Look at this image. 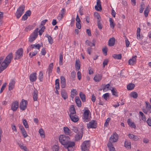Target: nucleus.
Instances as JSON below:
<instances>
[{
    "label": "nucleus",
    "instance_id": "obj_63",
    "mask_svg": "<svg viewBox=\"0 0 151 151\" xmlns=\"http://www.w3.org/2000/svg\"><path fill=\"white\" fill-rule=\"evenodd\" d=\"M47 21L48 20L47 19H44V20L42 21L41 22L40 26L42 27L43 26H44V25L45 24L46 22H47Z\"/></svg>",
    "mask_w": 151,
    "mask_h": 151
},
{
    "label": "nucleus",
    "instance_id": "obj_14",
    "mask_svg": "<svg viewBox=\"0 0 151 151\" xmlns=\"http://www.w3.org/2000/svg\"><path fill=\"white\" fill-rule=\"evenodd\" d=\"M95 9L98 11H101L102 9L101 4V2L100 0H97L96 5L95 6Z\"/></svg>",
    "mask_w": 151,
    "mask_h": 151
},
{
    "label": "nucleus",
    "instance_id": "obj_48",
    "mask_svg": "<svg viewBox=\"0 0 151 151\" xmlns=\"http://www.w3.org/2000/svg\"><path fill=\"white\" fill-rule=\"evenodd\" d=\"M124 146L128 149L131 148V142H124Z\"/></svg>",
    "mask_w": 151,
    "mask_h": 151
},
{
    "label": "nucleus",
    "instance_id": "obj_58",
    "mask_svg": "<svg viewBox=\"0 0 151 151\" xmlns=\"http://www.w3.org/2000/svg\"><path fill=\"white\" fill-rule=\"evenodd\" d=\"M140 29L139 27H138L137 28V38L139 37V38L140 37Z\"/></svg>",
    "mask_w": 151,
    "mask_h": 151
},
{
    "label": "nucleus",
    "instance_id": "obj_13",
    "mask_svg": "<svg viewBox=\"0 0 151 151\" xmlns=\"http://www.w3.org/2000/svg\"><path fill=\"white\" fill-rule=\"evenodd\" d=\"M118 139V135L116 132L114 133L110 138L109 142H116Z\"/></svg>",
    "mask_w": 151,
    "mask_h": 151
},
{
    "label": "nucleus",
    "instance_id": "obj_15",
    "mask_svg": "<svg viewBox=\"0 0 151 151\" xmlns=\"http://www.w3.org/2000/svg\"><path fill=\"white\" fill-rule=\"evenodd\" d=\"M137 57L136 55H135L133 56L132 58L129 59L128 61L129 64L130 65H133L135 64L136 62V58Z\"/></svg>",
    "mask_w": 151,
    "mask_h": 151
},
{
    "label": "nucleus",
    "instance_id": "obj_34",
    "mask_svg": "<svg viewBox=\"0 0 151 151\" xmlns=\"http://www.w3.org/2000/svg\"><path fill=\"white\" fill-rule=\"evenodd\" d=\"M129 96L134 98L136 99L138 97V94L136 92H133L129 94Z\"/></svg>",
    "mask_w": 151,
    "mask_h": 151
},
{
    "label": "nucleus",
    "instance_id": "obj_59",
    "mask_svg": "<svg viewBox=\"0 0 151 151\" xmlns=\"http://www.w3.org/2000/svg\"><path fill=\"white\" fill-rule=\"evenodd\" d=\"M6 83H5L2 86L1 88V90L0 91V93H2V92L4 90V88L6 87Z\"/></svg>",
    "mask_w": 151,
    "mask_h": 151
},
{
    "label": "nucleus",
    "instance_id": "obj_23",
    "mask_svg": "<svg viewBox=\"0 0 151 151\" xmlns=\"http://www.w3.org/2000/svg\"><path fill=\"white\" fill-rule=\"evenodd\" d=\"M115 39L114 37L110 38L109 41L108 45L110 46H113L115 44Z\"/></svg>",
    "mask_w": 151,
    "mask_h": 151
},
{
    "label": "nucleus",
    "instance_id": "obj_47",
    "mask_svg": "<svg viewBox=\"0 0 151 151\" xmlns=\"http://www.w3.org/2000/svg\"><path fill=\"white\" fill-rule=\"evenodd\" d=\"M63 53H60L59 58V63L60 65H62L63 64Z\"/></svg>",
    "mask_w": 151,
    "mask_h": 151
},
{
    "label": "nucleus",
    "instance_id": "obj_52",
    "mask_svg": "<svg viewBox=\"0 0 151 151\" xmlns=\"http://www.w3.org/2000/svg\"><path fill=\"white\" fill-rule=\"evenodd\" d=\"M102 50L104 55L105 56L106 55H107V48L106 46H104Z\"/></svg>",
    "mask_w": 151,
    "mask_h": 151
},
{
    "label": "nucleus",
    "instance_id": "obj_29",
    "mask_svg": "<svg viewBox=\"0 0 151 151\" xmlns=\"http://www.w3.org/2000/svg\"><path fill=\"white\" fill-rule=\"evenodd\" d=\"M79 96L82 101L83 102L86 101L85 95L82 92H81L79 93Z\"/></svg>",
    "mask_w": 151,
    "mask_h": 151
},
{
    "label": "nucleus",
    "instance_id": "obj_16",
    "mask_svg": "<svg viewBox=\"0 0 151 151\" xmlns=\"http://www.w3.org/2000/svg\"><path fill=\"white\" fill-rule=\"evenodd\" d=\"M15 83V79H13L11 81L8 86V89L10 91L14 88Z\"/></svg>",
    "mask_w": 151,
    "mask_h": 151
},
{
    "label": "nucleus",
    "instance_id": "obj_11",
    "mask_svg": "<svg viewBox=\"0 0 151 151\" xmlns=\"http://www.w3.org/2000/svg\"><path fill=\"white\" fill-rule=\"evenodd\" d=\"M19 106V103L17 101L13 102L11 104V109L13 111H16Z\"/></svg>",
    "mask_w": 151,
    "mask_h": 151
},
{
    "label": "nucleus",
    "instance_id": "obj_49",
    "mask_svg": "<svg viewBox=\"0 0 151 151\" xmlns=\"http://www.w3.org/2000/svg\"><path fill=\"white\" fill-rule=\"evenodd\" d=\"M109 21L110 23V27L113 28L115 26V24H114V20L111 18H109Z\"/></svg>",
    "mask_w": 151,
    "mask_h": 151
},
{
    "label": "nucleus",
    "instance_id": "obj_56",
    "mask_svg": "<svg viewBox=\"0 0 151 151\" xmlns=\"http://www.w3.org/2000/svg\"><path fill=\"white\" fill-rule=\"evenodd\" d=\"M109 62V60L107 59H105L104 60L103 63V67L104 68L105 66L107 65Z\"/></svg>",
    "mask_w": 151,
    "mask_h": 151
},
{
    "label": "nucleus",
    "instance_id": "obj_54",
    "mask_svg": "<svg viewBox=\"0 0 151 151\" xmlns=\"http://www.w3.org/2000/svg\"><path fill=\"white\" fill-rule=\"evenodd\" d=\"M38 51L35 50L34 52H30L29 53V56L30 58H32L33 56H35L37 54Z\"/></svg>",
    "mask_w": 151,
    "mask_h": 151
},
{
    "label": "nucleus",
    "instance_id": "obj_64",
    "mask_svg": "<svg viewBox=\"0 0 151 151\" xmlns=\"http://www.w3.org/2000/svg\"><path fill=\"white\" fill-rule=\"evenodd\" d=\"M110 118H108L106 120V121L105 123L104 126L106 127H107L108 125V123L110 120Z\"/></svg>",
    "mask_w": 151,
    "mask_h": 151
},
{
    "label": "nucleus",
    "instance_id": "obj_61",
    "mask_svg": "<svg viewBox=\"0 0 151 151\" xmlns=\"http://www.w3.org/2000/svg\"><path fill=\"white\" fill-rule=\"evenodd\" d=\"M109 93H106L104 94L102 96V97H103L106 100L107 99L109 98Z\"/></svg>",
    "mask_w": 151,
    "mask_h": 151
},
{
    "label": "nucleus",
    "instance_id": "obj_1",
    "mask_svg": "<svg viewBox=\"0 0 151 151\" xmlns=\"http://www.w3.org/2000/svg\"><path fill=\"white\" fill-rule=\"evenodd\" d=\"M13 58L12 54L10 53L6 58L1 63L0 66V73L5 69L11 63Z\"/></svg>",
    "mask_w": 151,
    "mask_h": 151
},
{
    "label": "nucleus",
    "instance_id": "obj_41",
    "mask_svg": "<svg viewBox=\"0 0 151 151\" xmlns=\"http://www.w3.org/2000/svg\"><path fill=\"white\" fill-rule=\"evenodd\" d=\"M145 8V5L143 2L141 3L139 9V12L140 13H142L143 10Z\"/></svg>",
    "mask_w": 151,
    "mask_h": 151
},
{
    "label": "nucleus",
    "instance_id": "obj_4",
    "mask_svg": "<svg viewBox=\"0 0 151 151\" xmlns=\"http://www.w3.org/2000/svg\"><path fill=\"white\" fill-rule=\"evenodd\" d=\"M25 9V6L24 5H21L17 9L16 15L17 19H19L23 14Z\"/></svg>",
    "mask_w": 151,
    "mask_h": 151
},
{
    "label": "nucleus",
    "instance_id": "obj_44",
    "mask_svg": "<svg viewBox=\"0 0 151 151\" xmlns=\"http://www.w3.org/2000/svg\"><path fill=\"white\" fill-rule=\"evenodd\" d=\"M93 43H92L91 42L89 41L88 40H87L86 41V45H87L88 46H94L95 44L94 43V40H93Z\"/></svg>",
    "mask_w": 151,
    "mask_h": 151
},
{
    "label": "nucleus",
    "instance_id": "obj_5",
    "mask_svg": "<svg viewBox=\"0 0 151 151\" xmlns=\"http://www.w3.org/2000/svg\"><path fill=\"white\" fill-rule=\"evenodd\" d=\"M90 147V142H83L81 145L82 151H88Z\"/></svg>",
    "mask_w": 151,
    "mask_h": 151
},
{
    "label": "nucleus",
    "instance_id": "obj_19",
    "mask_svg": "<svg viewBox=\"0 0 151 151\" xmlns=\"http://www.w3.org/2000/svg\"><path fill=\"white\" fill-rule=\"evenodd\" d=\"M102 78V75L101 74H96L94 77L93 79L95 81L98 82L101 81Z\"/></svg>",
    "mask_w": 151,
    "mask_h": 151
},
{
    "label": "nucleus",
    "instance_id": "obj_55",
    "mask_svg": "<svg viewBox=\"0 0 151 151\" xmlns=\"http://www.w3.org/2000/svg\"><path fill=\"white\" fill-rule=\"evenodd\" d=\"M94 15L97 19V20H101V18L99 14L97 12H95Z\"/></svg>",
    "mask_w": 151,
    "mask_h": 151
},
{
    "label": "nucleus",
    "instance_id": "obj_28",
    "mask_svg": "<svg viewBox=\"0 0 151 151\" xmlns=\"http://www.w3.org/2000/svg\"><path fill=\"white\" fill-rule=\"evenodd\" d=\"M80 61L79 60H76V61L75 68L76 70H79L80 68Z\"/></svg>",
    "mask_w": 151,
    "mask_h": 151
},
{
    "label": "nucleus",
    "instance_id": "obj_17",
    "mask_svg": "<svg viewBox=\"0 0 151 151\" xmlns=\"http://www.w3.org/2000/svg\"><path fill=\"white\" fill-rule=\"evenodd\" d=\"M33 98L34 101H37L38 99V91L35 89L33 91L32 93Z\"/></svg>",
    "mask_w": 151,
    "mask_h": 151
},
{
    "label": "nucleus",
    "instance_id": "obj_38",
    "mask_svg": "<svg viewBox=\"0 0 151 151\" xmlns=\"http://www.w3.org/2000/svg\"><path fill=\"white\" fill-rule=\"evenodd\" d=\"M45 37L47 38L49 43L52 44L53 42V40L52 37L47 34L45 35Z\"/></svg>",
    "mask_w": 151,
    "mask_h": 151
},
{
    "label": "nucleus",
    "instance_id": "obj_27",
    "mask_svg": "<svg viewBox=\"0 0 151 151\" xmlns=\"http://www.w3.org/2000/svg\"><path fill=\"white\" fill-rule=\"evenodd\" d=\"M75 101L77 106L79 107H81V103L78 97H76Z\"/></svg>",
    "mask_w": 151,
    "mask_h": 151
},
{
    "label": "nucleus",
    "instance_id": "obj_9",
    "mask_svg": "<svg viewBox=\"0 0 151 151\" xmlns=\"http://www.w3.org/2000/svg\"><path fill=\"white\" fill-rule=\"evenodd\" d=\"M97 126L96 121L93 120L87 124V126L88 128H95L97 127Z\"/></svg>",
    "mask_w": 151,
    "mask_h": 151
},
{
    "label": "nucleus",
    "instance_id": "obj_42",
    "mask_svg": "<svg viewBox=\"0 0 151 151\" xmlns=\"http://www.w3.org/2000/svg\"><path fill=\"white\" fill-rule=\"evenodd\" d=\"M34 27L32 25H29L25 28L24 31L26 32H28L32 29Z\"/></svg>",
    "mask_w": 151,
    "mask_h": 151
},
{
    "label": "nucleus",
    "instance_id": "obj_3",
    "mask_svg": "<svg viewBox=\"0 0 151 151\" xmlns=\"http://www.w3.org/2000/svg\"><path fill=\"white\" fill-rule=\"evenodd\" d=\"M62 145H64L68 151H72L73 147L75 145V142H60Z\"/></svg>",
    "mask_w": 151,
    "mask_h": 151
},
{
    "label": "nucleus",
    "instance_id": "obj_32",
    "mask_svg": "<svg viewBox=\"0 0 151 151\" xmlns=\"http://www.w3.org/2000/svg\"><path fill=\"white\" fill-rule=\"evenodd\" d=\"M110 86V84H108L106 85H105L104 84L102 85L101 86L102 87V89L104 91H106L109 88Z\"/></svg>",
    "mask_w": 151,
    "mask_h": 151
},
{
    "label": "nucleus",
    "instance_id": "obj_10",
    "mask_svg": "<svg viewBox=\"0 0 151 151\" xmlns=\"http://www.w3.org/2000/svg\"><path fill=\"white\" fill-rule=\"evenodd\" d=\"M90 111L88 110H85L83 113V119L84 121L88 122L90 120V118L89 117V114Z\"/></svg>",
    "mask_w": 151,
    "mask_h": 151
},
{
    "label": "nucleus",
    "instance_id": "obj_26",
    "mask_svg": "<svg viewBox=\"0 0 151 151\" xmlns=\"http://www.w3.org/2000/svg\"><path fill=\"white\" fill-rule=\"evenodd\" d=\"M63 129L64 133L66 135H70L71 133L70 130L67 127H64Z\"/></svg>",
    "mask_w": 151,
    "mask_h": 151
},
{
    "label": "nucleus",
    "instance_id": "obj_50",
    "mask_svg": "<svg viewBox=\"0 0 151 151\" xmlns=\"http://www.w3.org/2000/svg\"><path fill=\"white\" fill-rule=\"evenodd\" d=\"M39 133L42 137L44 138L45 137V136L44 134V132L42 129H39Z\"/></svg>",
    "mask_w": 151,
    "mask_h": 151
},
{
    "label": "nucleus",
    "instance_id": "obj_62",
    "mask_svg": "<svg viewBox=\"0 0 151 151\" xmlns=\"http://www.w3.org/2000/svg\"><path fill=\"white\" fill-rule=\"evenodd\" d=\"M65 12V10L64 8H63L61 11V14H60L61 16L64 17V15Z\"/></svg>",
    "mask_w": 151,
    "mask_h": 151
},
{
    "label": "nucleus",
    "instance_id": "obj_7",
    "mask_svg": "<svg viewBox=\"0 0 151 151\" xmlns=\"http://www.w3.org/2000/svg\"><path fill=\"white\" fill-rule=\"evenodd\" d=\"M59 142H71L70 137L64 134L60 135L59 137Z\"/></svg>",
    "mask_w": 151,
    "mask_h": 151
},
{
    "label": "nucleus",
    "instance_id": "obj_30",
    "mask_svg": "<svg viewBox=\"0 0 151 151\" xmlns=\"http://www.w3.org/2000/svg\"><path fill=\"white\" fill-rule=\"evenodd\" d=\"M147 110L150 113H151V106L150 104L147 101H145Z\"/></svg>",
    "mask_w": 151,
    "mask_h": 151
},
{
    "label": "nucleus",
    "instance_id": "obj_24",
    "mask_svg": "<svg viewBox=\"0 0 151 151\" xmlns=\"http://www.w3.org/2000/svg\"><path fill=\"white\" fill-rule=\"evenodd\" d=\"M127 122L129 125V126L132 127L135 129L136 128V126L134 123L131 121L130 119H129L127 121Z\"/></svg>",
    "mask_w": 151,
    "mask_h": 151
},
{
    "label": "nucleus",
    "instance_id": "obj_31",
    "mask_svg": "<svg viewBox=\"0 0 151 151\" xmlns=\"http://www.w3.org/2000/svg\"><path fill=\"white\" fill-rule=\"evenodd\" d=\"M17 143L21 149L24 150V151H27V149L26 146H23V144L21 143V142H18Z\"/></svg>",
    "mask_w": 151,
    "mask_h": 151
},
{
    "label": "nucleus",
    "instance_id": "obj_43",
    "mask_svg": "<svg viewBox=\"0 0 151 151\" xmlns=\"http://www.w3.org/2000/svg\"><path fill=\"white\" fill-rule=\"evenodd\" d=\"M82 133L80 134H78L76 135L75 137V140L76 141H79L81 139V138L82 136V132H81Z\"/></svg>",
    "mask_w": 151,
    "mask_h": 151
},
{
    "label": "nucleus",
    "instance_id": "obj_12",
    "mask_svg": "<svg viewBox=\"0 0 151 151\" xmlns=\"http://www.w3.org/2000/svg\"><path fill=\"white\" fill-rule=\"evenodd\" d=\"M27 101L24 99L22 100V102L20 103V107L22 110H24L27 108Z\"/></svg>",
    "mask_w": 151,
    "mask_h": 151
},
{
    "label": "nucleus",
    "instance_id": "obj_39",
    "mask_svg": "<svg viewBox=\"0 0 151 151\" xmlns=\"http://www.w3.org/2000/svg\"><path fill=\"white\" fill-rule=\"evenodd\" d=\"M59 80V79H56L55 81V88L56 89H58L60 88Z\"/></svg>",
    "mask_w": 151,
    "mask_h": 151
},
{
    "label": "nucleus",
    "instance_id": "obj_36",
    "mask_svg": "<svg viewBox=\"0 0 151 151\" xmlns=\"http://www.w3.org/2000/svg\"><path fill=\"white\" fill-rule=\"evenodd\" d=\"M53 63H50L49 65L48 68L47 69V71L49 73V75L51 73L52 71V70L53 68Z\"/></svg>",
    "mask_w": 151,
    "mask_h": 151
},
{
    "label": "nucleus",
    "instance_id": "obj_33",
    "mask_svg": "<svg viewBox=\"0 0 151 151\" xmlns=\"http://www.w3.org/2000/svg\"><path fill=\"white\" fill-rule=\"evenodd\" d=\"M135 85L133 83H130L127 86V88L129 90L133 89Z\"/></svg>",
    "mask_w": 151,
    "mask_h": 151
},
{
    "label": "nucleus",
    "instance_id": "obj_21",
    "mask_svg": "<svg viewBox=\"0 0 151 151\" xmlns=\"http://www.w3.org/2000/svg\"><path fill=\"white\" fill-rule=\"evenodd\" d=\"M70 117L71 121L74 122H77L79 120L78 117L76 114L74 115H71Z\"/></svg>",
    "mask_w": 151,
    "mask_h": 151
},
{
    "label": "nucleus",
    "instance_id": "obj_22",
    "mask_svg": "<svg viewBox=\"0 0 151 151\" xmlns=\"http://www.w3.org/2000/svg\"><path fill=\"white\" fill-rule=\"evenodd\" d=\"M36 73H35L31 74L29 77L30 80L32 82L35 81L36 79Z\"/></svg>",
    "mask_w": 151,
    "mask_h": 151
},
{
    "label": "nucleus",
    "instance_id": "obj_40",
    "mask_svg": "<svg viewBox=\"0 0 151 151\" xmlns=\"http://www.w3.org/2000/svg\"><path fill=\"white\" fill-rule=\"evenodd\" d=\"M111 92L113 95L117 96L118 95L117 92V90L114 88H112V89H111Z\"/></svg>",
    "mask_w": 151,
    "mask_h": 151
},
{
    "label": "nucleus",
    "instance_id": "obj_20",
    "mask_svg": "<svg viewBox=\"0 0 151 151\" xmlns=\"http://www.w3.org/2000/svg\"><path fill=\"white\" fill-rule=\"evenodd\" d=\"M70 111V114H69V116L71 115H74L76 114V111L75 110V108L73 105L71 106L69 109Z\"/></svg>",
    "mask_w": 151,
    "mask_h": 151
},
{
    "label": "nucleus",
    "instance_id": "obj_8",
    "mask_svg": "<svg viewBox=\"0 0 151 151\" xmlns=\"http://www.w3.org/2000/svg\"><path fill=\"white\" fill-rule=\"evenodd\" d=\"M41 47L40 44H38L37 45L32 44L30 45L27 48V53H28L29 51H31L32 49L36 48L39 50Z\"/></svg>",
    "mask_w": 151,
    "mask_h": 151
},
{
    "label": "nucleus",
    "instance_id": "obj_57",
    "mask_svg": "<svg viewBox=\"0 0 151 151\" xmlns=\"http://www.w3.org/2000/svg\"><path fill=\"white\" fill-rule=\"evenodd\" d=\"M71 93L74 96H76L77 94V92L76 89H73L71 91Z\"/></svg>",
    "mask_w": 151,
    "mask_h": 151
},
{
    "label": "nucleus",
    "instance_id": "obj_2",
    "mask_svg": "<svg viewBox=\"0 0 151 151\" xmlns=\"http://www.w3.org/2000/svg\"><path fill=\"white\" fill-rule=\"evenodd\" d=\"M38 30V28H36L30 35L29 38V41L30 42H32L37 37Z\"/></svg>",
    "mask_w": 151,
    "mask_h": 151
},
{
    "label": "nucleus",
    "instance_id": "obj_45",
    "mask_svg": "<svg viewBox=\"0 0 151 151\" xmlns=\"http://www.w3.org/2000/svg\"><path fill=\"white\" fill-rule=\"evenodd\" d=\"M112 56L115 59H116L120 60L122 58V55L121 54H119L118 55L114 54Z\"/></svg>",
    "mask_w": 151,
    "mask_h": 151
},
{
    "label": "nucleus",
    "instance_id": "obj_18",
    "mask_svg": "<svg viewBox=\"0 0 151 151\" xmlns=\"http://www.w3.org/2000/svg\"><path fill=\"white\" fill-rule=\"evenodd\" d=\"M109 151H116L114 147L112 142H109L107 144Z\"/></svg>",
    "mask_w": 151,
    "mask_h": 151
},
{
    "label": "nucleus",
    "instance_id": "obj_35",
    "mask_svg": "<svg viewBox=\"0 0 151 151\" xmlns=\"http://www.w3.org/2000/svg\"><path fill=\"white\" fill-rule=\"evenodd\" d=\"M40 27L41 28V29L39 31L38 30V32H39V35H41L44 31V30L45 29V27L44 26H43L42 27L40 26Z\"/></svg>",
    "mask_w": 151,
    "mask_h": 151
},
{
    "label": "nucleus",
    "instance_id": "obj_60",
    "mask_svg": "<svg viewBox=\"0 0 151 151\" xmlns=\"http://www.w3.org/2000/svg\"><path fill=\"white\" fill-rule=\"evenodd\" d=\"M101 20H97V26L100 29H101L102 28V25L100 22Z\"/></svg>",
    "mask_w": 151,
    "mask_h": 151
},
{
    "label": "nucleus",
    "instance_id": "obj_37",
    "mask_svg": "<svg viewBox=\"0 0 151 151\" xmlns=\"http://www.w3.org/2000/svg\"><path fill=\"white\" fill-rule=\"evenodd\" d=\"M149 6H147L144 12V15L145 17H147L148 15V14L149 11Z\"/></svg>",
    "mask_w": 151,
    "mask_h": 151
},
{
    "label": "nucleus",
    "instance_id": "obj_25",
    "mask_svg": "<svg viewBox=\"0 0 151 151\" xmlns=\"http://www.w3.org/2000/svg\"><path fill=\"white\" fill-rule=\"evenodd\" d=\"M61 95L62 97L64 100L68 98V95L67 92L64 89L61 90Z\"/></svg>",
    "mask_w": 151,
    "mask_h": 151
},
{
    "label": "nucleus",
    "instance_id": "obj_51",
    "mask_svg": "<svg viewBox=\"0 0 151 151\" xmlns=\"http://www.w3.org/2000/svg\"><path fill=\"white\" fill-rule=\"evenodd\" d=\"M23 124L26 128H28L29 127L28 124L26 119H23Z\"/></svg>",
    "mask_w": 151,
    "mask_h": 151
},
{
    "label": "nucleus",
    "instance_id": "obj_6",
    "mask_svg": "<svg viewBox=\"0 0 151 151\" xmlns=\"http://www.w3.org/2000/svg\"><path fill=\"white\" fill-rule=\"evenodd\" d=\"M23 50L22 48L17 50L15 53L14 59H18L21 58L23 55Z\"/></svg>",
    "mask_w": 151,
    "mask_h": 151
},
{
    "label": "nucleus",
    "instance_id": "obj_53",
    "mask_svg": "<svg viewBox=\"0 0 151 151\" xmlns=\"http://www.w3.org/2000/svg\"><path fill=\"white\" fill-rule=\"evenodd\" d=\"M39 79L41 81H42L43 80V74L42 72L40 71L39 75Z\"/></svg>",
    "mask_w": 151,
    "mask_h": 151
},
{
    "label": "nucleus",
    "instance_id": "obj_46",
    "mask_svg": "<svg viewBox=\"0 0 151 151\" xmlns=\"http://www.w3.org/2000/svg\"><path fill=\"white\" fill-rule=\"evenodd\" d=\"M76 73L74 71H73L71 73V79L74 81L76 79Z\"/></svg>",
    "mask_w": 151,
    "mask_h": 151
}]
</instances>
